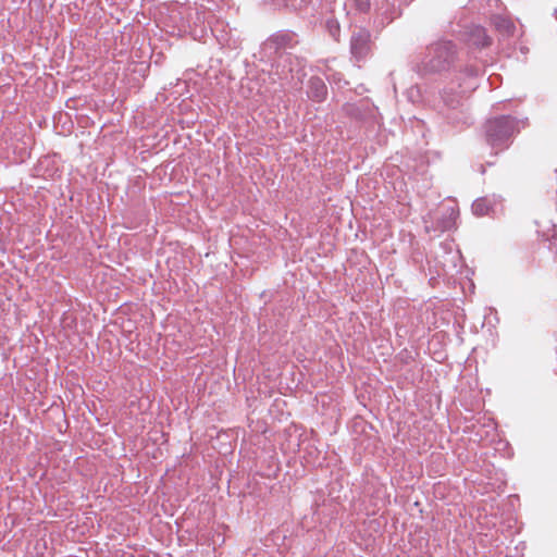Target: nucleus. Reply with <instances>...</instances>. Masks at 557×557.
Masks as SVG:
<instances>
[{"mask_svg": "<svg viewBox=\"0 0 557 557\" xmlns=\"http://www.w3.org/2000/svg\"><path fill=\"white\" fill-rule=\"evenodd\" d=\"M455 53L454 46L449 41H442L429 48V67L432 71H440L445 67Z\"/></svg>", "mask_w": 557, "mask_h": 557, "instance_id": "2", "label": "nucleus"}, {"mask_svg": "<svg viewBox=\"0 0 557 557\" xmlns=\"http://www.w3.org/2000/svg\"><path fill=\"white\" fill-rule=\"evenodd\" d=\"M472 211L478 216H483L490 211V201L486 198L476 199L472 203Z\"/></svg>", "mask_w": 557, "mask_h": 557, "instance_id": "6", "label": "nucleus"}, {"mask_svg": "<svg viewBox=\"0 0 557 557\" xmlns=\"http://www.w3.org/2000/svg\"><path fill=\"white\" fill-rule=\"evenodd\" d=\"M469 41L478 47H484L490 44V38L485 33V29L481 26H473L469 30Z\"/></svg>", "mask_w": 557, "mask_h": 557, "instance_id": "5", "label": "nucleus"}, {"mask_svg": "<svg viewBox=\"0 0 557 557\" xmlns=\"http://www.w3.org/2000/svg\"><path fill=\"white\" fill-rule=\"evenodd\" d=\"M498 27H502L503 28V32L504 33H507L509 34L512 29V25L511 23H509L508 21L506 20H503L500 24L497 25Z\"/></svg>", "mask_w": 557, "mask_h": 557, "instance_id": "8", "label": "nucleus"}, {"mask_svg": "<svg viewBox=\"0 0 557 557\" xmlns=\"http://www.w3.org/2000/svg\"><path fill=\"white\" fill-rule=\"evenodd\" d=\"M450 226H451V222L449 221V222H447L445 225H443V228H444V230H447V228H449Z\"/></svg>", "mask_w": 557, "mask_h": 557, "instance_id": "10", "label": "nucleus"}, {"mask_svg": "<svg viewBox=\"0 0 557 557\" xmlns=\"http://www.w3.org/2000/svg\"><path fill=\"white\" fill-rule=\"evenodd\" d=\"M337 29H338L337 25H333V24L330 25V32H331L332 36L335 37V34H336Z\"/></svg>", "mask_w": 557, "mask_h": 557, "instance_id": "9", "label": "nucleus"}, {"mask_svg": "<svg viewBox=\"0 0 557 557\" xmlns=\"http://www.w3.org/2000/svg\"><path fill=\"white\" fill-rule=\"evenodd\" d=\"M515 132V122L510 117H499L490 121L486 126L488 140L492 145L505 143Z\"/></svg>", "mask_w": 557, "mask_h": 557, "instance_id": "1", "label": "nucleus"}, {"mask_svg": "<svg viewBox=\"0 0 557 557\" xmlns=\"http://www.w3.org/2000/svg\"><path fill=\"white\" fill-rule=\"evenodd\" d=\"M309 96L315 101H321L326 96V86L320 78H311L309 82Z\"/></svg>", "mask_w": 557, "mask_h": 557, "instance_id": "4", "label": "nucleus"}, {"mask_svg": "<svg viewBox=\"0 0 557 557\" xmlns=\"http://www.w3.org/2000/svg\"><path fill=\"white\" fill-rule=\"evenodd\" d=\"M356 5L360 11H367L370 8L369 0H356Z\"/></svg>", "mask_w": 557, "mask_h": 557, "instance_id": "7", "label": "nucleus"}, {"mask_svg": "<svg viewBox=\"0 0 557 557\" xmlns=\"http://www.w3.org/2000/svg\"><path fill=\"white\" fill-rule=\"evenodd\" d=\"M369 34L359 30L351 37V52L356 58H362L368 51Z\"/></svg>", "mask_w": 557, "mask_h": 557, "instance_id": "3", "label": "nucleus"}]
</instances>
